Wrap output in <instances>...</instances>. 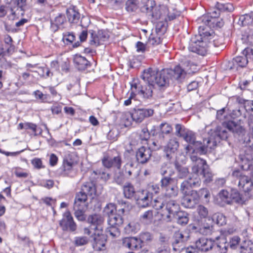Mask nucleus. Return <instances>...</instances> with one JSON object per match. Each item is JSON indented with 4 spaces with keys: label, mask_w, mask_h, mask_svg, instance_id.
I'll use <instances>...</instances> for the list:
<instances>
[{
    "label": "nucleus",
    "mask_w": 253,
    "mask_h": 253,
    "mask_svg": "<svg viewBox=\"0 0 253 253\" xmlns=\"http://www.w3.org/2000/svg\"><path fill=\"white\" fill-rule=\"evenodd\" d=\"M89 32L90 33L89 43L95 46L99 45L101 41H106L110 37L109 32L105 30H99L97 33L93 30L89 31Z\"/></svg>",
    "instance_id": "dca6fc26"
},
{
    "label": "nucleus",
    "mask_w": 253,
    "mask_h": 253,
    "mask_svg": "<svg viewBox=\"0 0 253 253\" xmlns=\"http://www.w3.org/2000/svg\"><path fill=\"white\" fill-rule=\"evenodd\" d=\"M161 36H154L153 35L149 37L148 39V43L152 45H157L162 43V39L161 38Z\"/></svg>",
    "instance_id": "0e129e2a"
},
{
    "label": "nucleus",
    "mask_w": 253,
    "mask_h": 253,
    "mask_svg": "<svg viewBox=\"0 0 253 253\" xmlns=\"http://www.w3.org/2000/svg\"><path fill=\"white\" fill-rule=\"evenodd\" d=\"M135 201L142 208L149 207L152 200L153 194L146 190H138Z\"/></svg>",
    "instance_id": "f3484780"
},
{
    "label": "nucleus",
    "mask_w": 253,
    "mask_h": 253,
    "mask_svg": "<svg viewBox=\"0 0 253 253\" xmlns=\"http://www.w3.org/2000/svg\"><path fill=\"white\" fill-rule=\"evenodd\" d=\"M240 241V238L238 236H235L230 239L229 243L224 242L222 243L228 244V247L230 246V247L232 249H235Z\"/></svg>",
    "instance_id": "69168bd1"
},
{
    "label": "nucleus",
    "mask_w": 253,
    "mask_h": 253,
    "mask_svg": "<svg viewBox=\"0 0 253 253\" xmlns=\"http://www.w3.org/2000/svg\"><path fill=\"white\" fill-rule=\"evenodd\" d=\"M197 212L201 219H206L208 217L209 211L208 209L203 205H200L198 206Z\"/></svg>",
    "instance_id": "13d9d810"
},
{
    "label": "nucleus",
    "mask_w": 253,
    "mask_h": 253,
    "mask_svg": "<svg viewBox=\"0 0 253 253\" xmlns=\"http://www.w3.org/2000/svg\"><path fill=\"white\" fill-rule=\"evenodd\" d=\"M189 239V236L184 235L181 232L179 231L174 232L171 239L173 250L174 252H180L184 249L185 245Z\"/></svg>",
    "instance_id": "f8f14e48"
},
{
    "label": "nucleus",
    "mask_w": 253,
    "mask_h": 253,
    "mask_svg": "<svg viewBox=\"0 0 253 253\" xmlns=\"http://www.w3.org/2000/svg\"><path fill=\"white\" fill-rule=\"evenodd\" d=\"M74 209L75 211L74 212L75 216L79 221H84L86 219V215L84 213V207H75Z\"/></svg>",
    "instance_id": "603ef678"
},
{
    "label": "nucleus",
    "mask_w": 253,
    "mask_h": 253,
    "mask_svg": "<svg viewBox=\"0 0 253 253\" xmlns=\"http://www.w3.org/2000/svg\"><path fill=\"white\" fill-rule=\"evenodd\" d=\"M153 128L154 129L151 130V135L154 137L152 144L156 147V149H159L165 143L167 136L159 130L156 132L154 126Z\"/></svg>",
    "instance_id": "393cba45"
},
{
    "label": "nucleus",
    "mask_w": 253,
    "mask_h": 253,
    "mask_svg": "<svg viewBox=\"0 0 253 253\" xmlns=\"http://www.w3.org/2000/svg\"><path fill=\"white\" fill-rule=\"evenodd\" d=\"M67 18L71 23L77 24L79 22L81 14L76 6L71 5L66 9Z\"/></svg>",
    "instance_id": "a878e982"
},
{
    "label": "nucleus",
    "mask_w": 253,
    "mask_h": 253,
    "mask_svg": "<svg viewBox=\"0 0 253 253\" xmlns=\"http://www.w3.org/2000/svg\"><path fill=\"white\" fill-rule=\"evenodd\" d=\"M216 18L211 17V15L209 14L208 15L202 17V22L205 24L206 27H207L209 30H210L209 29L211 27L220 28L223 26L224 22L222 19L219 20ZM204 26L205 27V26Z\"/></svg>",
    "instance_id": "5701e85b"
},
{
    "label": "nucleus",
    "mask_w": 253,
    "mask_h": 253,
    "mask_svg": "<svg viewBox=\"0 0 253 253\" xmlns=\"http://www.w3.org/2000/svg\"><path fill=\"white\" fill-rule=\"evenodd\" d=\"M232 175L239 180V188L244 192L246 196H249L250 199L251 193L253 192V174L249 177L244 174L240 170H235L233 171Z\"/></svg>",
    "instance_id": "423d86ee"
},
{
    "label": "nucleus",
    "mask_w": 253,
    "mask_h": 253,
    "mask_svg": "<svg viewBox=\"0 0 253 253\" xmlns=\"http://www.w3.org/2000/svg\"><path fill=\"white\" fill-rule=\"evenodd\" d=\"M87 195L81 190L80 192L77 193L74 200V206L75 207H84L87 199Z\"/></svg>",
    "instance_id": "e433bc0d"
},
{
    "label": "nucleus",
    "mask_w": 253,
    "mask_h": 253,
    "mask_svg": "<svg viewBox=\"0 0 253 253\" xmlns=\"http://www.w3.org/2000/svg\"><path fill=\"white\" fill-rule=\"evenodd\" d=\"M174 165L177 172V177L180 179L187 177L189 174L188 168L187 167L182 166L177 161L174 162Z\"/></svg>",
    "instance_id": "4c0bfd02"
},
{
    "label": "nucleus",
    "mask_w": 253,
    "mask_h": 253,
    "mask_svg": "<svg viewBox=\"0 0 253 253\" xmlns=\"http://www.w3.org/2000/svg\"><path fill=\"white\" fill-rule=\"evenodd\" d=\"M223 127L220 126V127L225 129L227 132L228 135H229L228 132L226 130V128L228 129L230 131L232 132L236 137H237L239 141L241 142L242 138L244 139L246 137L247 133L245 128L238 124H237L234 121H229L227 123L223 124ZM217 127H220L218 126ZM229 136H228V138ZM227 139L225 140L227 141Z\"/></svg>",
    "instance_id": "ddd939ff"
},
{
    "label": "nucleus",
    "mask_w": 253,
    "mask_h": 253,
    "mask_svg": "<svg viewBox=\"0 0 253 253\" xmlns=\"http://www.w3.org/2000/svg\"><path fill=\"white\" fill-rule=\"evenodd\" d=\"M166 201L167 200H165L163 198L157 197L153 201H152L151 203L152 207L156 210H163V211H164Z\"/></svg>",
    "instance_id": "a18cd8bd"
},
{
    "label": "nucleus",
    "mask_w": 253,
    "mask_h": 253,
    "mask_svg": "<svg viewBox=\"0 0 253 253\" xmlns=\"http://www.w3.org/2000/svg\"><path fill=\"white\" fill-rule=\"evenodd\" d=\"M211 46L223 47V38L216 35L212 30H209L207 27L200 26L198 34L191 37L188 49L191 52L204 56Z\"/></svg>",
    "instance_id": "f03ea898"
},
{
    "label": "nucleus",
    "mask_w": 253,
    "mask_h": 253,
    "mask_svg": "<svg viewBox=\"0 0 253 253\" xmlns=\"http://www.w3.org/2000/svg\"><path fill=\"white\" fill-rule=\"evenodd\" d=\"M217 197L216 203L220 206L223 207L226 205H231L230 191L221 190L218 193Z\"/></svg>",
    "instance_id": "cd10ccee"
},
{
    "label": "nucleus",
    "mask_w": 253,
    "mask_h": 253,
    "mask_svg": "<svg viewBox=\"0 0 253 253\" xmlns=\"http://www.w3.org/2000/svg\"><path fill=\"white\" fill-rule=\"evenodd\" d=\"M115 204L112 203V222L114 221L113 224H112V230L113 229L118 230L117 226H119L123 223V218L122 216L119 214H113V210H115L116 211H118L120 213H123L125 210L123 208H119ZM115 236V234L112 232V236Z\"/></svg>",
    "instance_id": "4be33fe9"
},
{
    "label": "nucleus",
    "mask_w": 253,
    "mask_h": 253,
    "mask_svg": "<svg viewBox=\"0 0 253 253\" xmlns=\"http://www.w3.org/2000/svg\"><path fill=\"white\" fill-rule=\"evenodd\" d=\"M190 188V185L187 180L183 181L180 184V191L183 195L189 194L188 190Z\"/></svg>",
    "instance_id": "774afa93"
},
{
    "label": "nucleus",
    "mask_w": 253,
    "mask_h": 253,
    "mask_svg": "<svg viewBox=\"0 0 253 253\" xmlns=\"http://www.w3.org/2000/svg\"><path fill=\"white\" fill-rule=\"evenodd\" d=\"M219 237L215 239L201 238L195 242V245L199 251L204 253L211 252V253H227L228 244L219 241Z\"/></svg>",
    "instance_id": "20e7f679"
},
{
    "label": "nucleus",
    "mask_w": 253,
    "mask_h": 253,
    "mask_svg": "<svg viewBox=\"0 0 253 253\" xmlns=\"http://www.w3.org/2000/svg\"><path fill=\"white\" fill-rule=\"evenodd\" d=\"M190 185V188H198L201 186V179L199 175L196 174H191L187 179Z\"/></svg>",
    "instance_id": "79ce46f5"
},
{
    "label": "nucleus",
    "mask_w": 253,
    "mask_h": 253,
    "mask_svg": "<svg viewBox=\"0 0 253 253\" xmlns=\"http://www.w3.org/2000/svg\"><path fill=\"white\" fill-rule=\"evenodd\" d=\"M214 7V8L209 13L211 17H218L220 12H231L234 9L232 4L230 3H223L221 1L216 2Z\"/></svg>",
    "instance_id": "a211bd4d"
},
{
    "label": "nucleus",
    "mask_w": 253,
    "mask_h": 253,
    "mask_svg": "<svg viewBox=\"0 0 253 253\" xmlns=\"http://www.w3.org/2000/svg\"><path fill=\"white\" fill-rule=\"evenodd\" d=\"M253 243L250 240H245L240 247V253H253Z\"/></svg>",
    "instance_id": "c03bdc74"
},
{
    "label": "nucleus",
    "mask_w": 253,
    "mask_h": 253,
    "mask_svg": "<svg viewBox=\"0 0 253 253\" xmlns=\"http://www.w3.org/2000/svg\"><path fill=\"white\" fill-rule=\"evenodd\" d=\"M151 135V131L149 132L147 128H144L142 129L139 135V138L142 141H147Z\"/></svg>",
    "instance_id": "338daca9"
},
{
    "label": "nucleus",
    "mask_w": 253,
    "mask_h": 253,
    "mask_svg": "<svg viewBox=\"0 0 253 253\" xmlns=\"http://www.w3.org/2000/svg\"><path fill=\"white\" fill-rule=\"evenodd\" d=\"M253 21V13L246 14L242 15L239 18V23L242 26L250 25L252 23Z\"/></svg>",
    "instance_id": "49530a36"
},
{
    "label": "nucleus",
    "mask_w": 253,
    "mask_h": 253,
    "mask_svg": "<svg viewBox=\"0 0 253 253\" xmlns=\"http://www.w3.org/2000/svg\"><path fill=\"white\" fill-rule=\"evenodd\" d=\"M76 40V36L73 32H68L63 35V41L65 42H66V44H74L73 42Z\"/></svg>",
    "instance_id": "e2e57ef3"
},
{
    "label": "nucleus",
    "mask_w": 253,
    "mask_h": 253,
    "mask_svg": "<svg viewBox=\"0 0 253 253\" xmlns=\"http://www.w3.org/2000/svg\"><path fill=\"white\" fill-rule=\"evenodd\" d=\"M140 10L148 17H151L154 19L163 18L162 11L168 10L166 8L160 9L156 7L155 1L152 0H148L146 4L141 7Z\"/></svg>",
    "instance_id": "1a4fd4ad"
},
{
    "label": "nucleus",
    "mask_w": 253,
    "mask_h": 253,
    "mask_svg": "<svg viewBox=\"0 0 253 253\" xmlns=\"http://www.w3.org/2000/svg\"><path fill=\"white\" fill-rule=\"evenodd\" d=\"M124 197L128 199L134 200L137 194L133 185L129 182L126 183L123 187Z\"/></svg>",
    "instance_id": "c756f323"
},
{
    "label": "nucleus",
    "mask_w": 253,
    "mask_h": 253,
    "mask_svg": "<svg viewBox=\"0 0 253 253\" xmlns=\"http://www.w3.org/2000/svg\"><path fill=\"white\" fill-rule=\"evenodd\" d=\"M114 125L116 126H126L129 125L128 119L126 118V115L121 112L114 115Z\"/></svg>",
    "instance_id": "c9c22d12"
},
{
    "label": "nucleus",
    "mask_w": 253,
    "mask_h": 253,
    "mask_svg": "<svg viewBox=\"0 0 253 253\" xmlns=\"http://www.w3.org/2000/svg\"><path fill=\"white\" fill-rule=\"evenodd\" d=\"M151 69L144 70L141 76L143 81H149L160 87H166L169 85L170 81L182 82L186 75V72L179 65H177L173 69H164L157 72L155 75L150 72Z\"/></svg>",
    "instance_id": "7ed1b4c3"
},
{
    "label": "nucleus",
    "mask_w": 253,
    "mask_h": 253,
    "mask_svg": "<svg viewBox=\"0 0 253 253\" xmlns=\"http://www.w3.org/2000/svg\"><path fill=\"white\" fill-rule=\"evenodd\" d=\"M59 225L64 232H68L74 234L76 232L77 225L69 211L63 213V218L59 221Z\"/></svg>",
    "instance_id": "9d476101"
},
{
    "label": "nucleus",
    "mask_w": 253,
    "mask_h": 253,
    "mask_svg": "<svg viewBox=\"0 0 253 253\" xmlns=\"http://www.w3.org/2000/svg\"><path fill=\"white\" fill-rule=\"evenodd\" d=\"M152 156L151 150L144 146L139 148L136 152V158L137 162L141 164L147 163Z\"/></svg>",
    "instance_id": "412c9836"
},
{
    "label": "nucleus",
    "mask_w": 253,
    "mask_h": 253,
    "mask_svg": "<svg viewBox=\"0 0 253 253\" xmlns=\"http://www.w3.org/2000/svg\"><path fill=\"white\" fill-rule=\"evenodd\" d=\"M88 32L87 30H83L79 35L80 41H77L73 44L72 47L74 48L79 47L82 42H85L87 38Z\"/></svg>",
    "instance_id": "bf43d9fd"
},
{
    "label": "nucleus",
    "mask_w": 253,
    "mask_h": 253,
    "mask_svg": "<svg viewBox=\"0 0 253 253\" xmlns=\"http://www.w3.org/2000/svg\"><path fill=\"white\" fill-rule=\"evenodd\" d=\"M231 205L234 202L237 204H243L249 199V196H246L240 193L236 189L231 188L230 190Z\"/></svg>",
    "instance_id": "bb28decb"
},
{
    "label": "nucleus",
    "mask_w": 253,
    "mask_h": 253,
    "mask_svg": "<svg viewBox=\"0 0 253 253\" xmlns=\"http://www.w3.org/2000/svg\"><path fill=\"white\" fill-rule=\"evenodd\" d=\"M168 212L166 218L170 221L171 216H173L180 210V206L178 203L175 200H169L166 201L164 210Z\"/></svg>",
    "instance_id": "aec40b11"
},
{
    "label": "nucleus",
    "mask_w": 253,
    "mask_h": 253,
    "mask_svg": "<svg viewBox=\"0 0 253 253\" xmlns=\"http://www.w3.org/2000/svg\"><path fill=\"white\" fill-rule=\"evenodd\" d=\"M138 237L143 246L145 244L151 242L154 238L153 234L148 232L141 233Z\"/></svg>",
    "instance_id": "de8ad7c7"
},
{
    "label": "nucleus",
    "mask_w": 253,
    "mask_h": 253,
    "mask_svg": "<svg viewBox=\"0 0 253 253\" xmlns=\"http://www.w3.org/2000/svg\"><path fill=\"white\" fill-rule=\"evenodd\" d=\"M228 136L225 129L216 127L215 130H211L209 132L208 137L203 139V142L197 141L196 133L189 129L183 139L189 144L185 148L186 150H192V153L202 155L214 149L221 140H226Z\"/></svg>",
    "instance_id": "f257e3e1"
},
{
    "label": "nucleus",
    "mask_w": 253,
    "mask_h": 253,
    "mask_svg": "<svg viewBox=\"0 0 253 253\" xmlns=\"http://www.w3.org/2000/svg\"><path fill=\"white\" fill-rule=\"evenodd\" d=\"M154 110L151 108H134L130 113L133 121L137 123H141L145 118L153 115Z\"/></svg>",
    "instance_id": "4468645a"
},
{
    "label": "nucleus",
    "mask_w": 253,
    "mask_h": 253,
    "mask_svg": "<svg viewBox=\"0 0 253 253\" xmlns=\"http://www.w3.org/2000/svg\"><path fill=\"white\" fill-rule=\"evenodd\" d=\"M93 248L97 251H103L105 249V245L107 237L106 235L99 233H94Z\"/></svg>",
    "instance_id": "b1692460"
},
{
    "label": "nucleus",
    "mask_w": 253,
    "mask_h": 253,
    "mask_svg": "<svg viewBox=\"0 0 253 253\" xmlns=\"http://www.w3.org/2000/svg\"><path fill=\"white\" fill-rule=\"evenodd\" d=\"M158 130L167 136L172 132V127L170 124L164 122L159 125Z\"/></svg>",
    "instance_id": "8fccbe9b"
},
{
    "label": "nucleus",
    "mask_w": 253,
    "mask_h": 253,
    "mask_svg": "<svg viewBox=\"0 0 253 253\" xmlns=\"http://www.w3.org/2000/svg\"><path fill=\"white\" fill-rule=\"evenodd\" d=\"M87 221L90 224V229L94 231L98 229V226L101 225L103 222L101 216L96 214L89 215Z\"/></svg>",
    "instance_id": "f704fd0d"
},
{
    "label": "nucleus",
    "mask_w": 253,
    "mask_h": 253,
    "mask_svg": "<svg viewBox=\"0 0 253 253\" xmlns=\"http://www.w3.org/2000/svg\"><path fill=\"white\" fill-rule=\"evenodd\" d=\"M197 194L198 196V202L200 198H202L203 197L206 203H208L209 202L210 193L207 188L200 189L198 191H197Z\"/></svg>",
    "instance_id": "5fc2aeb1"
},
{
    "label": "nucleus",
    "mask_w": 253,
    "mask_h": 253,
    "mask_svg": "<svg viewBox=\"0 0 253 253\" xmlns=\"http://www.w3.org/2000/svg\"><path fill=\"white\" fill-rule=\"evenodd\" d=\"M242 55L234 58L232 61V66L229 67L230 69L246 67L249 60H253V48L251 47L245 48L242 52Z\"/></svg>",
    "instance_id": "6e6552de"
},
{
    "label": "nucleus",
    "mask_w": 253,
    "mask_h": 253,
    "mask_svg": "<svg viewBox=\"0 0 253 253\" xmlns=\"http://www.w3.org/2000/svg\"><path fill=\"white\" fill-rule=\"evenodd\" d=\"M146 84L138 79H134L130 83L131 90L137 93L144 101L150 102L153 100V89L154 84L150 83L149 81H144Z\"/></svg>",
    "instance_id": "39448f33"
},
{
    "label": "nucleus",
    "mask_w": 253,
    "mask_h": 253,
    "mask_svg": "<svg viewBox=\"0 0 253 253\" xmlns=\"http://www.w3.org/2000/svg\"><path fill=\"white\" fill-rule=\"evenodd\" d=\"M172 173L169 175L168 176H163L161 178L160 183L161 188L163 190H166L167 188L173 184V179L171 177Z\"/></svg>",
    "instance_id": "37998d69"
},
{
    "label": "nucleus",
    "mask_w": 253,
    "mask_h": 253,
    "mask_svg": "<svg viewBox=\"0 0 253 253\" xmlns=\"http://www.w3.org/2000/svg\"><path fill=\"white\" fill-rule=\"evenodd\" d=\"M200 175H202L204 178L203 182L206 184H209L212 180L213 174L209 168Z\"/></svg>",
    "instance_id": "680f3d73"
},
{
    "label": "nucleus",
    "mask_w": 253,
    "mask_h": 253,
    "mask_svg": "<svg viewBox=\"0 0 253 253\" xmlns=\"http://www.w3.org/2000/svg\"><path fill=\"white\" fill-rule=\"evenodd\" d=\"M73 61L79 70H84L90 66V62L85 57L81 56L79 54H76L74 55Z\"/></svg>",
    "instance_id": "c85d7f7f"
},
{
    "label": "nucleus",
    "mask_w": 253,
    "mask_h": 253,
    "mask_svg": "<svg viewBox=\"0 0 253 253\" xmlns=\"http://www.w3.org/2000/svg\"><path fill=\"white\" fill-rule=\"evenodd\" d=\"M189 214L187 212L179 210L172 217L176 219V223L178 224L181 226H185L189 222Z\"/></svg>",
    "instance_id": "7c9ffc66"
},
{
    "label": "nucleus",
    "mask_w": 253,
    "mask_h": 253,
    "mask_svg": "<svg viewBox=\"0 0 253 253\" xmlns=\"http://www.w3.org/2000/svg\"><path fill=\"white\" fill-rule=\"evenodd\" d=\"M81 190L87 196H95L96 192L95 183L92 181L84 182Z\"/></svg>",
    "instance_id": "473e14b6"
},
{
    "label": "nucleus",
    "mask_w": 253,
    "mask_h": 253,
    "mask_svg": "<svg viewBox=\"0 0 253 253\" xmlns=\"http://www.w3.org/2000/svg\"><path fill=\"white\" fill-rule=\"evenodd\" d=\"M66 21L65 16L63 14L59 13L54 20L50 19V29L54 33L57 31L59 26Z\"/></svg>",
    "instance_id": "2f4dec72"
},
{
    "label": "nucleus",
    "mask_w": 253,
    "mask_h": 253,
    "mask_svg": "<svg viewBox=\"0 0 253 253\" xmlns=\"http://www.w3.org/2000/svg\"><path fill=\"white\" fill-rule=\"evenodd\" d=\"M248 124L250 129L252 130V133L247 134L245 138L241 139V143L244 144L246 147H249L251 149L249 151V153L246 150L245 151V155L244 156H241V160L243 162L246 160L248 163V168H249L251 164L250 162L253 161V114H251L249 117Z\"/></svg>",
    "instance_id": "0eeeda50"
},
{
    "label": "nucleus",
    "mask_w": 253,
    "mask_h": 253,
    "mask_svg": "<svg viewBox=\"0 0 253 253\" xmlns=\"http://www.w3.org/2000/svg\"><path fill=\"white\" fill-rule=\"evenodd\" d=\"M166 192V195L169 197H175L178 193V188L177 185L173 184L170 187L164 190Z\"/></svg>",
    "instance_id": "4d7b16f0"
},
{
    "label": "nucleus",
    "mask_w": 253,
    "mask_h": 253,
    "mask_svg": "<svg viewBox=\"0 0 253 253\" xmlns=\"http://www.w3.org/2000/svg\"><path fill=\"white\" fill-rule=\"evenodd\" d=\"M175 134L176 136L183 138L184 135L189 130L184 126L180 124H176L175 125Z\"/></svg>",
    "instance_id": "09e8293b"
},
{
    "label": "nucleus",
    "mask_w": 253,
    "mask_h": 253,
    "mask_svg": "<svg viewBox=\"0 0 253 253\" xmlns=\"http://www.w3.org/2000/svg\"><path fill=\"white\" fill-rule=\"evenodd\" d=\"M179 147V142L176 139H170L165 148V151L166 153V157L168 159H170V154L174 153Z\"/></svg>",
    "instance_id": "72a5a7b5"
},
{
    "label": "nucleus",
    "mask_w": 253,
    "mask_h": 253,
    "mask_svg": "<svg viewBox=\"0 0 253 253\" xmlns=\"http://www.w3.org/2000/svg\"><path fill=\"white\" fill-rule=\"evenodd\" d=\"M167 31V26L165 22L159 21L157 23L155 27V32L158 36H163Z\"/></svg>",
    "instance_id": "6e6d98bb"
},
{
    "label": "nucleus",
    "mask_w": 253,
    "mask_h": 253,
    "mask_svg": "<svg viewBox=\"0 0 253 253\" xmlns=\"http://www.w3.org/2000/svg\"><path fill=\"white\" fill-rule=\"evenodd\" d=\"M114 181L118 184H123L125 181V176L123 171L120 169L116 171L114 175Z\"/></svg>",
    "instance_id": "052dcab7"
},
{
    "label": "nucleus",
    "mask_w": 253,
    "mask_h": 253,
    "mask_svg": "<svg viewBox=\"0 0 253 253\" xmlns=\"http://www.w3.org/2000/svg\"><path fill=\"white\" fill-rule=\"evenodd\" d=\"M198 203L197 191L194 190L190 191L189 194L183 195L181 200V205L188 209L194 208Z\"/></svg>",
    "instance_id": "2eb2a0df"
},
{
    "label": "nucleus",
    "mask_w": 253,
    "mask_h": 253,
    "mask_svg": "<svg viewBox=\"0 0 253 253\" xmlns=\"http://www.w3.org/2000/svg\"><path fill=\"white\" fill-rule=\"evenodd\" d=\"M190 158L192 162L191 174L200 175L209 168L206 161L195 155V153H192Z\"/></svg>",
    "instance_id": "9b49d317"
},
{
    "label": "nucleus",
    "mask_w": 253,
    "mask_h": 253,
    "mask_svg": "<svg viewBox=\"0 0 253 253\" xmlns=\"http://www.w3.org/2000/svg\"><path fill=\"white\" fill-rule=\"evenodd\" d=\"M122 244L124 247L131 250L137 251L143 247L139 237L125 238L123 239Z\"/></svg>",
    "instance_id": "6ab92c4d"
},
{
    "label": "nucleus",
    "mask_w": 253,
    "mask_h": 253,
    "mask_svg": "<svg viewBox=\"0 0 253 253\" xmlns=\"http://www.w3.org/2000/svg\"><path fill=\"white\" fill-rule=\"evenodd\" d=\"M73 166V162L68 159H64L63 164L60 169L61 170L60 174L63 176H68L70 172L72 169Z\"/></svg>",
    "instance_id": "58836bf2"
},
{
    "label": "nucleus",
    "mask_w": 253,
    "mask_h": 253,
    "mask_svg": "<svg viewBox=\"0 0 253 253\" xmlns=\"http://www.w3.org/2000/svg\"><path fill=\"white\" fill-rule=\"evenodd\" d=\"M112 168H116L120 169L122 165V160L121 156L118 152L115 150H112Z\"/></svg>",
    "instance_id": "a19ab883"
},
{
    "label": "nucleus",
    "mask_w": 253,
    "mask_h": 253,
    "mask_svg": "<svg viewBox=\"0 0 253 253\" xmlns=\"http://www.w3.org/2000/svg\"><path fill=\"white\" fill-rule=\"evenodd\" d=\"M153 217V211L148 210L140 216V220L142 222L148 224L151 223Z\"/></svg>",
    "instance_id": "3c124183"
},
{
    "label": "nucleus",
    "mask_w": 253,
    "mask_h": 253,
    "mask_svg": "<svg viewBox=\"0 0 253 253\" xmlns=\"http://www.w3.org/2000/svg\"><path fill=\"white\" fill-rule=\"evenodd\" d=\"M139 7L138 0H127L125 3V9L128 13L136 12Z\"/></svg>",
    "instance_id": "ea45409f"
},
{
    "label": "nucleus",
    "mask_w": 253,
    "mask_h": 253,
    "mask_svg": "<svg viewBox=\"0 0 253 253\" xmlns=\"http://www.w3.org/2000/svg\"><path fill=\"white\" fill-rule=\"evenodd\" d=\"M212 220L219 226H223L226 223L225 216L221 213H216L213 215Z\"/></svg>",
    "instance_id": "864d4df0"
}]
</instances>
